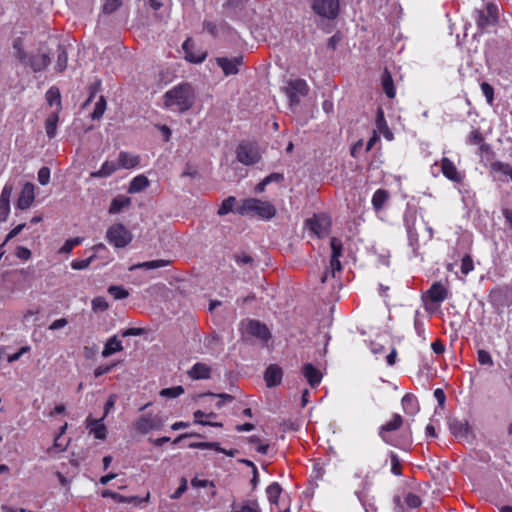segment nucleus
I'll use <instances>...</instances> for the list:
<instances>
[{"mask_svg": "<svg viewBox=\"0 0 512 512\" xmlns=\"http://www.w3.org/2000/svg\"><path fill=\"white\" fill-rule=\"evenodd\" d=\"M195 98V91L191 84L181 83L164 94V107L175 112L185 113L193 107Z\"/></svg>", "mask_w": 512, "mask_h": 512, "instance_id": "nucleus-1", "label": "nucleus"}, {"mask_svg": "<svg viewBox=\"0 0 512 512\" xmlns=\"http://www.w3.org/2000/svg\"><path fill=\"white\" fill-rule=\"evenodd\" d=\"M239 213L242 215L255 214L263 219H271L276 214V208L268 201L248 198L243 201Z\"/></svg>", "mask_w": 512, "mask_h": 512, "instance_id": "nucleus-2", "label": "nucleus"}, {"mask_svg": "<svg viewBox=\"0 0 512 512\" xmlns=\"http://www.w3.org/2000/svg\"><path fill=\"white\" fill-rule=\"evenodd\" d=\"M106 238L116 248H124L132 241L133 237L123 224L116 223L108 228Z\"/></svg>", "mask_w": 512, "mask_h": 512, "instance_id": "nucleus-3", "label": "nucleus"}, {"mask_svg": "<svg viewBox=\"0 0 512 512\" xmlns=\"http://www.w3.org/2000/svg\"><path fill=\"white\" fill-rule=\"evenodd\" d=\"M284 91L292 107L300 103L301 97H305L308 94L309 88L305 80L295 79L287 82Z\"/></svg>", "mask_w": 512, "mask_h": 512, "instance_id": "nucleus-4", "label": "nucleus"}, {"mask_svg": "<svg viewBox=\"0 0 512 512\" xmlns=\"http://www.w3.org/2000/svg\"><path fill=\"white\" fill-rule=\"evenodd\" d=\"M311 8L320 17L332 20L338 16L339 0H312Z\"/></svg>", "mask_w": 512, "mask_h": 512, "instance_id": "nucleus-5", "label": "nucleus"}, {"mask_svg": "<svg viewBox=\"0 0 512 512\" xmlns=\"http://www.w3.org/2000/svg\"><path fill=\"white\" fill-rule=\"evenodd\" d=\"M236 155L238 161L244 165H252L260 160L257 147L249 142L240 143L236 149Z\"/></svg>", "mask_w": 512, "mask_h": 512, "instance_id": "nucleus-6", "label": "nucleus"}, {"mask_svg": "<svg viewBox=\"0 0 512 512\" xmlns=\"http://www.w3.org/2000/svg\"><path fill=\"white\" fill-rule=\"evenodd\" d=\"M475 17L478 28L483 31L497 21V8L488 4L485 9L476 10Z\"/></svg>", "mask_w": 512, "mask_h": 512, "instance_id": "nucleus-7", "label": "nucleus"}, {"mask_svg": "<svg viewBox=\"0 0 512 512\" xmlns=\"http://www.w3.org/2000/svg\"><path fill=\"white\" fill-rule=\"evenodd\" d=\"M163 420L151 414L142 415L135 423V428L141 434H147L152 430H159L163 426Z\"/></svg>", "mask_w": 512, "mask_h": 512, "instance_id": "nucleus-8", "label": "nucleus"}, {"mask_svg": "<svg viewBox=\"0 0 512 512\" xmlns=\"http://www.w3.org/2000/svg\"><path fill=\"white\" fill-rule=\"evenodd\" d=\"M309 229L318 237L328 235L331 226L330 219L324 215H315L313 218L306 221Z\"/></svg>", "mask_w": 512, "mask_h": 512, "instance_id": "nucleus-9", "label": "nucleus"}, {"mask_svg": "<svg viewBox=\"0 0 512 512\" xmlns=\"http://www.w3.org/2000/svg\"><path fill=\"white\" fill-rule=\"evenodd\" d=\"M50 62L51 59L49 53H38L29 55L28 59H26V63L23 65L30 67L33 72H42L48 67Z\"/></svg>", "mask_w": 512, "mask_h": 512, "instance_id": "nucleus-10", "label": "nucleus"}, {"mask_svg": "<svg viewBox=\"0 0 512 512\" xmlns=\"http://www.w3.org/2000/svg\"><path fill=\"white\" fill-rule=\"evenodd\" d=\"M216 62L218 66H220L223 70V73L228 75H235L238 73V66L242 64L243 57L237 56L233 58H227V57H218L216 58Z\"/></svg>", "mask_w": 512, "mask_h": 512, "instance_id": "nucleus-11", "label": "nucleus"}, {"mask_svg": "<svg viewBox=\"0 0 512 512\" xmlns=\"http://www.w3.org/2000/svg\"><path fill=\"white\" fill-rule=\"evenodd\" d=\"M403 424V418L399 414H394L392 419L388 421L386 424L382 425L379 429V436L386 443H391V440L388 436L389 432H394L400 429Z\"/></svg>", "mask_w": 512, "mask_h": 512, "instance_id": "nucleus-12", "label": "nucleus"}, {"mask_svg": "<svg viewBox=\"0 0 512 512\" xmlns=\"http://www.w3.org/2000/svg\"><path fill=\"white\" fill-rule=\"evenodd\" d=\"M35 198L34 185L32 183H26L18 197L16 206L20 210H25L31 206Z\"/></svg>", "mask_w": 512, "mask_h": 512, "instance_id": "nucleus-13", "label": "nucleus"}, {"mask_svg": "<svg viewBox=\"0 0 512 512\" xmlns=\"http://www.w3.org/2000/svg\"><path fill=\"white\" fill-rule=\"evenodd\" d=\"M246 330L249 334L262 341H268L271 336L267 326L258 320H250Z\"/></svg>", "mask_w": 512, "mask_h": 512, "instance_id": "nucleus-14", "label": "nucleus"}, {"mask_svg": "<svg viewBox=\"0 0 512 512\" xmlns=\"http://www.w3.org/2000/svg\"><path fill=\"white\" fill-rule=\"evenodd\" d=\"M441 171L446 178L453 182L460 183L463 179L454 163L447 157L441 159Z\"/></svg>", "mask_w": 512, "mask_h": 512, "instance_id": "nucleus-15", "label": "nucleus"}, {"mask_svg": "<svg viewBox=\"0 0 512 512\" xmlns=\"http://www.w3.org/2000/svg\"><path fill=\"white\" fill-rule=\"evenodd\" d=\"M282 369L275 364H271L267 367L264 373V379L268 387H274L281 383L282 380Z\"/></svg>", "mask_w": 512, "mask_h": 512, "instance_id": "nucleus-16", "label": "nucleus"}, {"mask_svg": "<svg viewBox=\"0 0 512 512\" xmlns=\"http://www.w3.org/2000/svg\"><path fill=\"white\" fill-rule=\"evenodd\" d=\"M302 374L306 378L311 387H316L321 382V372L317 368H315L311 363H307L303 366Z\"/></svg>", "mask_w": 512, "mask_h": 512, "instance_id": "nucleus-17", "label": "nucleus"}, {"mask_svg": "<svg viewBox=\"0 0 512 512\" xmlns=\"http://www.w3.org/2000/svg\"><path fill=\"white\" fill-rule=\"evenodd\" d=\"M101 495L104 498H112L113 500H115L116 502H119V503H133V504H137L142 501H148L149 496H150L148 493L144 499L140 500L137 496L126 497V496H123L121 494H118V493L113 492L108 489L103 490Z\"/></svg>", "mask_w": 512, "mask_h": 512, "instance_id": "nucleus-18", "label": "nucleus"}, {"mask_svg": "<svg viewBox=\"0 0 512 512\" xmlns=\"http://www.w3.org/2000/svg\"><path fill=\"white\" fill-rule=\"evenodd\" d=\"M247 0H227L223 4L224 14L227 17H236L245 8Z\"/></svg>", "mask_w": 512, "mask_h": 512, "instance_id": "nucleus-19", "label": "nucleus"}, {"mask_svg": "<svg viewBox=\"0 0 512 512\" xmlns=\"http://www.w3.org/2000/svg\"><path fill=\"white\" fill-rule=\"evenodd\" d=\"M211 368L204 363H196L188 372L192 379H209Z\"/></svg>", "mask_w": 512, "mask_h": 512, "instance_id": "nucleus-20", "label": "nucleus"}, {"mask_svg": "<svg viewBox=\"0 0 512 512\" xmlns=\"http://www.w3.org/2000/svg\"><path fill=\"white\" fill-rule=\"evenodd\" d=\"M118 167H122L125 169H131L136 167L139 164V157L134 156L128 152H120L118 156Z\"/></svg>", "mask_w": 512, "mask_h": 512, "instance_id": "nucleus-21", "label": "nucleus"}, {"mask_svg": "<svg viewBox=\"0 0 512 512\" xmlns=\"http://www.w3.org/2000/svg\"><path fill=\"white\" fill-rule=\"evenodd\" d=\"M131 204V199L124 195H118L115 197L109 207L110 214H117L121 212L124 208L129 207Z\"/></svg>", "mask_w": 512, "mask_h": 512, "instance_id": "nucleus-22", "label": "nucleus"}, {"mask_svg": "<svg viewBox=\"0 0 512 512\" xmlns=\"http://www.w3.org/2000/svg\"><path fill=\"white\" fill-rule=\"evenodd\" d=\"M118 168L119 167L116 162L106 161L103 163V165L101 166V168L98 171L92 172L90 174V176L92 178L108 177V176L112 175Z\"/></svg>", "mask_w": 512, "mask_h": 512, "instance_id": "nucleus-23", "label": "nucleus"}, {"mask_svg": "<svg viewBox=\"0 0 512 512\" xmlns=\"http://www.w3.org/2000/svg\"><path fill=\"white\" fill-rule=\"evenodd\" d=\"M102 419L96 420L92 418L87 419V427L90 429V432H92L95 435V438L97 439H105L106 438V427L104 424L100 423Z\"/></svg>", "mask_w": 512, "mask_h": 512, "instance_id": "nucleus-24", "label": "nucleus"}, {"mask_svg": "<svg viewBox=\"0 0 512 512\" xmlns=\"http://www.w3.org/2000/svg\"><path fill=\"white\" fill-rule=\"evenodd\" d=\"M432 302L439 303L446 299L447 291L440 283H434L428 291Z\"/></svg>", "mask_w": 512, "mask_h": 512, "instance_id": "nucleus-25", "label": "nucleus"}, {"mask_svg": "<svg viewBox=\"0 0 512 512\" xmlns=\"http://www.w3.org/2000/svg\"><path fill=\"white\" fill-rule=\"evenodd\" d=\"M169 264H170L169 260L158 259V260H152V261L134 264L130 267V270L133 271V270H137V269H146V270L158 269L161 267L168 266Z\"/></svg>", "mask_w": 512, "mask_h": 512, "instance_id": "nucleus-26", "label": "nucleus"}, {"mask_svg": "<svg viewBox=\"0 0 512 512\" xmlns=\"http://www.w3.org/2000/svg\"><path fill=\"white\" fill-rule=\"evenodd\" d=\"M149 186V180L144 175H138L130 182L128 192L129 193H138Z\"/></svg>", "mask_w": 512, "mask_h": 512, "instance_id": "nucleus-27", "label": "nucleus"}, {"mask_svg": "<svg viewBox=\"0 0 512 512\" xmlns=\"http://www.w3.org/2000/svg\"><path fill=\"white\" fill-rule=\"evenodd\" d=\"M122 350H123V346L121 344V341L118 340L117 336H113L105 344V347L102 351V356L109 357L113 353L119 352Z\"/></svg>", "mask_w": 512, "mask_h": 512, "instance_id": "nucleus-28", "label": "nucleus"}, {"mask_svg": "<svg viewBox=\"0 0 512 512\" xmlns=\"http://www.w3.org/2000/svg\"><path fill=\"white\" fill-rule=\"evenodd\" d=\"M450 431L455 436H465L468 433L469 425L467 421L453 419L449 423Z\"/></svg>", "mask_w": 512, "mask_h": 512, "instance_id": "nucleus-29", "label": "nucleus"}, {"mask_svg": "<svg viewBox=\"0 0 512 512\" xmlns=\"http://www.w3.org/2000/svg\"><path fill=\"white\" fill-rule=\"evenodd\" d=\"M193 47V43L188 39L183 43V50L185 52V58L193 63H200L204 61L206 54L200 53V54H194L191 51V48Z\"/></svg>", "mask_w": 512, "mask_h": 512, "instance_id": "nucleus-30", "label": "nucleus"}, {"mask_svg": "<svg viewBox=\"0 0 512 512\" xmlns=\"http://www.w3.org/2000/svg\"><path fill=\"white\" fill-rule=\"evenodd\" d=\"M381 81H382V88H383L385 94L387 95V97L394 98L395 97L394 83H393V79L387 69H385V71L383 72Z\"/></svg>", "mask_w": 512, "mask_h": 512, "instance_id": "nucleus-31", "label": "nucleus"}, {"mask_svg": "<svg viewBox=\"0 0 512 512\" xmlns=\"http://www.w3.org/2000/svg\"><path fill=\"white\" fill-rule=\"evenodd\" d=\"M58 120H59L58 112L56 111V112L51 113L45 121L46 134L50 139L55 137V135H56Z\"/></svg>", "mask_w": 512, "mask_h": 512, "instance_id": "nucleus-32", "label": "nucleus"}, {"mask_svg": "<svg viewBox=\"0 0 512 512\" xmlns=\"http://www.w3.org/2000/svg\"><path fill=\"white\" fill-rule=\"evenodd\" d=\"M389 198V194L384 189H378L373 195L372 205L376 211H379L383 208L384 204Z\"/></svg>", "mask_w": 512, "mask_h": 512, "instance_id": "nucleus-33", "label": "nucleus"}, {"mask_svg": "<svg viewBox=\"0 0 512 512\" xmlns=\"http://www.w3.org/2000/svg\"><path fill=\"white\" fill-rule=\"evenodd\" d=\"M67 62H68V54H67L66 48L62 45H59L58 49H57V62H56L55 69L58 72H63L67 67Z\"/></svg>", "mask_w": 512, "mask_h": 512, "instance_id": "nucleus-34", "label": "nucleus"}, {"mask_svg": "<svg viewBox=\"0 0 512 512\" xmlns=\"http://www.w3.org/2000/svg\"><path fill=\"white\" fill-rule=\"evenodd\" d=\"M282 488L279 483L274 482L270 484L266 489L267 497L272 504H277Z\"/></svg>", "mask_w": 512, "mask_h": 512, "instance_id": "nucleus-35", "label": "nucleus"}, {"mask_svg": "<svg viewBox=\"0 0 512 512\" xmlns=\"http://www.w3.org/2000/svg\"><path fill=\"white\" fill-rule=\"evenodd\" d=\"M13 49L15 50V57L22 63H26L28 54L23 49V41L21 38H16L13 42Z\"/></svg>", "mask_w": 512, "mask_h": 512, "instance_id": "nucleus-36", "label": "nucleus"}, {"mask_svg": "<svg viewBox=\"0 0 512 512\" xmlns=\"http://www.w3.org/2000/svg\"><path fill=\"white\" fill-rule=\"evenodd\" d=\"M46 100L50 106H52L53 104H56L58 106V108H60L61 107V95H60L59 89L56 87H51L46 92Z\"/></svg>", "mask_w": 512, "mask_h": 512, "instance_id": "nucleus-37", "label": "nucleus"}, {"mask_svg": "<svg viewBox=\"0 0 512 512\" xmlns=\"http://www.w3.org/2000/svg\"><path fill=\"white\" fill-rule=\"evenodd\" d=\"M106 110V99L104 96H100L99 100L95 104L94 111L91 115L93 120H99L102 118Z\"/></svg>", "mask_w": 512, "mask_h": 512, "instance_id": "nucleus-38", "label": "nucleus"}, {"mask_svg": "<svg viewBox=\"0 0 512 512\" xmlns=\"http://www.w3.org/2000/svg\"><path fill=\"white\" fill-rule=\"evenodd\" d=\"M234 203H235V197L230 196V197L226 198L221 203V205L218 209V212H217L218 215L223 216V215H226L229 212H231L233 210Z\"/></svg>", "mask_w": 512, "mask_h": 512, "instance_id": "nucleus-39", "label": "nucleus"}, {"mask_svg": "<svg viewBox=\"0 0 512 512\" xmlns=\"http://www.w3.org/2000/svg\"><path fill=\"white\" fill-rule=\"evenodd\" d=\"M184 393V388L182 386H175L171 388H164L160 391V395L162 397L167 398H176Z\"/></svg>", "mask_w": 512, "mask_h": 512, "instance_id": "nucleus-40", "label": "nucleus"}, {"mask_svg": "<svg viewBox=\"0 0 512 512\" xmlns=\"http://www.w3.org/2000/svg\"><path fill=\"white\" fill-rule=\"evenodd\" d=\"M203 417H206V413H204L203 411L201 410H197L194 412V422L196 424H201V425H208V426H212V427H222V423L221 422H211V421H203L202 418Z\"/></svg>", "mask_w": 512, "mask_h": 512, "instance_id": "nucleus-41", "label": "nucleus"}, {"mask_svg": "<svg viewBox=\"0 0 512 512\" xmlns=\"http://www.w3.org/2000/svg\"><path fill=\"white\" fill-rule=\"evenodd\" d=\"M108 293L115 299H125L129 296V292L121 286L111 285L108 288Z\"/></svg>", "mask_w": 512, "mask_h": 512, "instance_id": "nucleus-42", "label": "nucleus"}, {"mask_svg": "<svg viewBox=\"0 0 512 512\" xmlns=\"http://www.w3.org/2000/svg\"><path fill=\"white\" fill-rule=\"evenodd\" d=\"M330 245H331V249H332L331 257L332 258H340L342 256V250H343L341 240L336 237H332L331 241H330Z\"/></svg>", "mask_w": 512, "mask_h": 512, "instance_id": "nucleus-43", "label": "nucleus"}, {"mask_svg": "<svg viewBox=\"0 0 512 512\" xmlns=\"http://www.w3.org/2000/svg\"><path fill=\"white\" fill-rule=\"evenodd\" d=\"M82 241H83L82 237H75V238L68 239V240H66L64 245L61 247L60 252L61 253H69L72 251V249L75 246L81 244Z\"/></svg>", "mask_w": 512, "mask_h": 512, "instance_id": "nucleus-44", "label": "nucleus"}, {"mask_svg": "<svg viewBox=\"0 0 512 512\" xmlns=\"http://www.w3.org/2000/svg\"><path fill=\"white\" fill-rule=\"evenodd\" d=\"M122 5V0H105L103 4V12L111 14Z\"/></svg>", "mask_w": 512, "mask_h": 512, "instance_id": "nucleus-45", "label": "nucleus"}, {"mask_svg": "<svg viewBox=\"0 0 512 512\" xmlns=\"http://www.w3.org/2000/svg\"><path fill=\"white\" fill-rule=\"evenodd\" d=\"M233 512H260V509L256 501H247Z\"/></svg>", "mask_w": 512, "mask_h": 512, "instance_id": "nucleus-46", "label": "nucleus"}, {"mask_svg": "<svg viewBox=\"0 0 512 512\" xmlns=\"http://www.w3.org/2000/svg\"><path fill=\"white\" fill-rule=\"evenodd\" d=\"M92 309L94 311H106L109 307L106 299L104 297H95L92 302Z\"/></svg>", "mask_w": 512, "mask_h": 512, "instance_id": "nucleus-47", "label": "nucleus"}, {"mask_svg": "<svg viewBox=\"0 0 512 512\" xmlns=\"http://www.w3.org/2000/svg\"><path fill=\"white\" fill-rule=\"evenodd\" d=\"M234 259L237 262V264L241 266L249 265L252 267L254 265V259L244 252L240 254H235Z\"/></svg>", "mask_w": 512, "mask_h": 512, "instance_id": "nucleus-48", "label": "nucleus"}, {"mask_svg": "<svg viewBox=\"0 0 512 512\" xmlns=\"http://www.w3.org/2000/svg\"><path fill=\"white\" fill-rule=\"evenodd\" d=\"M94 257H95V254L91 255L90 257H88L86 259L74 260V261H72L71 266L75 270L86 269L91 264Z\"/></svg>", "mask_w": 512, "mask_h": 512, "instance_id": "nucleus-49", "label": "nucleus"}, {"mask_svg": "<svg viewBox=\"0 0 512 512\" xmlns=\"http://www.w3.org/2000/svg\"><path fill=\"white\" fill-rule=\"evenodd\" d=\"M477 355H478V362L481 365H488V366L493 365L492 357L488 351L483 350V349L478 350Z\"/></svg>", "mask_w": 512, "mask_h": 512, "instance_id": "nucleus-50", "label": "nucleus"}, {"mask_svg": "<svg viewBox=\"0 0 512 512\" xmlns=\"http://www.w3.org/2000/svg\"><path fill=\"white\" fill-rule=\"evenodd\" d=\"M405 503L410 508H418L422 501L418 495L414 493H408L405 497Z\"/></svg>", "mask_w": 512, "mask_h": 512, "instance_id": "nucleus-51", "label": "nucleus"}, {"mask_svg": "<svg viewBox=\"0 0 512 512\" xmlns=\"http://www.w3.org/2000/svg\"><path fill=\"white\" fill-rule=\"evenodd\" d=\"M391 471L393 474L400 476L402 474L401 463L398 456L395 453H391Z\"/></svg>", "mask_w": 512, "mask_h": 512, "instance_id": "nucleus-52", "label": "nucleus"}, {"mask_svg": "<svg viewBox=\"0 0 512 512\" xmlns=\"http://www.w3.org/2000/svg\"><path fill=\"white\" fill-rule=\"evenodd\" d=\"M474 268L473 260L470 255H465L462 258L461 262V272L465 275H467L469 272H471Z\"/></svg>", "mask_w": 512, "mask_h": 512, "instance_id": "nucleus-53", "label": "nucleus"}, {"mask_svg": "<svg viewBox=\"0 0 512 512\" xmlns=\"http://www.w3.org/2000/svg\"><path fill=\"white\" fill-rule=\"evenodd\" d=\"M481 89H482V92H483V94L485 95V97L487 99V102L489 104H492L493 100H494V89H493V87L490 84H488L487 82H483L481 84Z\"/></svg>", "mask_w": 512, "mask_h": 512, "instance_id": "nucleus-54", "label": "nucleus"}, {"mask_svg": "<svg viewBox=\"0 0 512 512\" xmlns=\"http://www.w3.org/2000/svg\"><path fill=\"white\" fill-rule=\"evenodd\" d=\"M38 181L41 185H46L50 181V169L46 166L38 171Z\"/></svg>", "mask_w": 512, "mask_h": 512, "instance_id": "nucleus-55", "label": "nucleus"}, {"mask_svg": "<svg viewBox=\"0 0 512 512\" xmlns=\"http://www.w3.org/2000/svg\"><path fill=\"white\" fill-rule=\"evenodd\" d=\"M402 403L405 407L410 408L412 412L418 409L416 399L412 394H406L402 399Z\"/></svg>", "mask_w": 512, "mask_h": 512, "instance_id": "nucleus-56", "label": "nucleus"}, {"mask_svg": "<svg viewBox=\"0 0 512 512\" xmlns=\"http://www.w3.org/2000/svg\"><path fill=\"white\" fill-rule=\"evenodd\" d=\"M12 192H13V186L12 184H6L3 189H2V192L0 194V201L1 202H7V203H10V198H11V195H12Z\"/></svg>", "mask_w": 512, "mask_h": 512, "instance_id": "nucleus-57", "label": "nucleus"}, {"mask_svg": "<svg viewBox=\"0 0 512 512\" xmlns=\"http://www.w3.org/2000/svg\"><path fill=\"white\" fill-rule=\"evenodd\" d=\"M203 29L205 31H207L210 35H212L213 37H217L218 36V25H216L214 22L212 21H208V20H205L203 22Z\"/></svg>", "mask_w": 512, "mask_h": 512, "instance_id": "nucleus-58", "label": "nucleus"}, {"mask_svg": "<svg viewBox=\"0 0 512 512\" xmlns=\"http://www.w3.org/2000/svg\"><path fill=\"white\" fill-rule=\"evenodd\" d=\"M26 227L25 223L17 225L15 228H13L6 236L3 245H6L7 242H9L11 239L16 237L24 228Z\"/></svg>", "mask_w": 512, "mask_h": 512, "instance_id": "nucleus-59", "label": "nucleus"}, {"mask_svg": "<svg viewBox=\"0 0 512 512\" xmlns=\"http://www.w3.org/2000/svg\"><path fill=\"white\" fill-rule=\"evenodd\" d=\"M10 213V203L0 201V223L5 222Z\"/></svg>", "mask_w": 512, "mask_h": 512, "instance_id": "nucleus-60", "label": "nucleus"}, {"mask_svg": "<svg viewBox=\"0 0 512 512\" xmlns=\"http://www.w3.org/2000/svg\"><path fill=\"white\" fill-rule=\"evenodd\" d=\"M116 366V363H113V364H110V365H102V366H99L97 367L95 370H94V376L97 378V377H100L104 374H107L109 373L114 367Z\"/></svg>", "mask_w": 512, "mask_h": 512, "instance_id": "nucleus-61", "label": "nucleus"}, {"mask_svg": "<svg viewBox=\"0 0 512 512\" xmlns=\"http://www.w3.org/2000/svg\"><path fill=\"white\" fill-rule=\"evenodd\" d=\"M483 140L484 138L478 130H473L468 137V142L474 145L482 143Z\"/></svg>", "mask_w": 512, "mask_h": 512, "instance_id": "nucleus-62", "label": "nucleus"}, {"mask_svg": "<svg viewBox=\"0 0 512 512\" xmlns=\"http://www.w3.org/2000/svg\"><path fill=\"white\" fill-rule=\"evenodd\" d=\"M187 490V480L185 478L181 479L180 486L176 489V491L171 495L172 499H178L182 496V494Z\"/></svg>", "mask_w": 512, "mask_h": 512, "instance_id": "nucleus-63", "label": "nucleus"}, {"mask_svg": "<svg viewBox=\"0 0 512 512\" xmlns=\"http://www.w3.org/2000/svg\"><path fill=\"white\" fill-rule=\"evenodd\" d=\"M16 255L23 260H28L31 257V251L23 246L17 248Z\"/></svg>", "mask_w": 512, "mask_h": 512, "instance_id": "nucleus-64", "label": "nucleus"}]
</instances>
